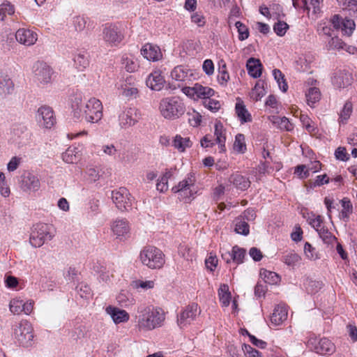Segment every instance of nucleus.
<instances>
[{
    "label": "nucleus",
    "mask_w": 357,
    "mask_h": 357,
    "mask_svg": "<svg viewBox=\"0 0 357 357\" xmlns=\"http://www.w3.org/2000/svg\"><path fill=\"white\" fill-rule=\"evenodd\" d=\"M165 320V313L159 307L140 306L135 316L136 326L140 331H150L161 327Z\"/></svg>",
    "instance_id": "obj_1"
},
{
    "label": "nucleus",
    "mask_w": 357,
    "mask_h": 357,
    "mask_svg": "<svg viewBox=\"0 0 357 357\" xmlns=\"http://www.w3.org/2000/svg\"><path fill=\"white\" fill-rule=\"evenodd\" d=\"M72 108L75 118L82 117L88 122L96 123L102 117V102L95 98H90L85 104H82L81 98H75Z\"/></svg>",
    "instance_id": "obj_2"
},
{
    "label": "nucleus",
    "mask_w": 357,
    "mask_h": 357,
    "mask_svg": "<svg viewBox=\"0 0 357 357\" xmlns=\"http://www.w3.org/2000/svg\"><path fill=\"white\" fill-rule=\"evenodd\" d=\"M159 110L165 119L174 120L178 119L185 113V107L179 98L169 97L160 100Z\"/></svg>",
    "instance_id": "obj_3"
},
{
    "label": "nucleus",
    "mask_w": 357,
    "mask_h": 357,
    "mask_svg": "<svg viewBox=\"0 0 357 357\" xmlns=\"http://www.w3.org/2000/svg\"><path fill=\"white\" fill-rule=\"evenodd\" d=\"M142 264L149 268H160L165 264V255L158 248L147 245L143 248L139 253Z\"/></svg>",
    "instance_id": "obj_4"
},
{
    "label": "nucleus",
    "mask_w": 357,
    "mask_h": 357,
    "mask_svg": "<svg viewBox=\"0 0 357 357\" xmlns=\"http://www.w3.org/2000/svg\"><path fill=\"white\" fill-rule=\"evenodd\" d=\"M54 236V229L52 226L45 223H38L33 226L29 241L35 248L42 246L45 241H51Z\"/></svg>",
    "instance_id": "obj_5"
},
{
    "label": "nucleus",
    "mask_w": 357,
    "mask_h": 357,
    "mask_svg": "<svg viewBox=\"0 0 357 357\" xmlns=\"http://www.w3.org/2000/svg\"><path fill=\"white\" fill-rule=\"evenodd\" d=\"M33 332L31 324L26 320H22L14 328V338L20 345L28 347L33 342Z\"/></svg>",
    "instance_id": "obj_6"
},
{
    "label": "nucleus",
    "mask_w": 357,
    "mask_h": 357,
    "mask_svg": "<svg viewBox=\"0 0 357 357\" xmlns=\"http://www.w3.org/2000/svg\"><path fill=\"white\" fill-rule=\"evenodd\" d=\"M102 38L108 46L116 47L123 41L124 34L119 25L106 23L102 26Z\"/></svg>",
    "instance_id": "obj_7"
},
{
    "label": "nucleus",
    "mask_w": 357,
    "mask_h": 357,
    "mask_svg": "<svg viewBox=\"0 0 357 357\" xmlns=\"http://www.w3.org/2000/svg\"><path fill=\"white\" fill-rule=\"evenodd\" d=\"M195 182V174L190 173L188 174L183 180L180 181L177 185L174 186L172 190L174 193H179L180 196L187 202L190 200L195 193L194 189Z\"/></svg>",
    "instance_id": "obj_8"
},
{
    "label": "nucleus",
    "mask_w": 357,
    "mask_h": 357,
    "mask_svg": "<svg viewBox=\"0 0 357 357\" xmlns=\"http://www.w3.org/2000/svg\"><path fill=\"white\" fill-rule=\"evenodd\" d=\"M30 136L31 133L24 123H15L10 130L9 141L20 147L28 143Z\"/></svg>",
    "instance_id": "obj_9"
},
{
    "label": "nucleus",
    "mask_w": 357,
    "mask_h": 357,
    "mask_svg": "<svg viewBox=\"0 0 357 357\" xmlns=\"http://www.w3.org/2000/svg\"><path fill=\"white\" fill-rule=\"evenodd\" d=\"M112 199L121 211H128L132 208L133 199L126 188H119L112 192Z\"/></svg>",
    "instance_id": "obj_10"
},
{
    "label": "nucleus",
    "mask_w": 357,
    "mask_h": 357,
    "mask_svg": "<svg viewBox=\"0 0 357 357\" xmlns=\"http://www.w3.org/2000/svg\"><path fill=\"white\" fill-rule=\"evenodd\" d=\"M33 73L35 82L45 85L52 82L54 70L45 63L36 62L33 66Z\"/></svg>",
    "instance_id": "obj_11"
},
{
    "label": "nucleus",
    "mask_w": 357,
    "mask_h": 357,
    "mask_svg": "<svg viewBox=\"0 0 357 357\" xmlns=\"http://www.w3.org/2000/svg\"><path fill=\"white\" fill-rule=\"evenodd\" d=\"M200 309L197 303L187 305L180 313L177 318V324L181 328L190 325L200 314Z\"/></svg>",
    "instance_id": "obj_12"
},
{
    "label": "nucleus",
    "mask_w": 357,
    "mask_h": 357,
    "mask_svg": "<svg viewBox=\"0 0 357 357\" xmlns=\"http://www.w3.org/2000/svg\"><path fill=\"white\" fill-rule=\"evenodd\" d=\"M182 91L187 96L193 98H201L205 100L208 98H211L215 94V91L208 86H204L198 83L193 86H185L182 88Z\"/></svg>",
    "instance_id": "obj_13"
},
{
    "label": "nucleus",
    "mask_w": 357,
    "mask_h": 357,
    "mask_svg": "<svg viewBox=\"0 0 357 357\" xmlns=\"http://www.w3.org/2000/svg\"><path fill=\"white\" fill-rule=\"evenodd\" d=\"M36 117L39 124L45 128H51L56 123L53 109L47 105L38 109Z\"/></svg>",
    "instance_id": "obj_14"
},
{
    "label": "nucleus",
    "mask_w": 357,
    "mask_h": 357,
    "mask_svg": "<svg viewBox=\"0 0 357 357\" xmlns=\"http://www.w3.org/2000/svg\"><path fill=\"white\" fill-rule=\"evenodd\" d=\"M137 109L133 107L125 108L119 115V126L121 129H127L137 122Z\"/></svg>",
    "instance_id": "obj_15"
},
{
    "label": "nucleus",
    "mask_w": 357,
    "mask_h": 357,
    "mask_svg": "<svg viewBox=\"0 0 357 357\" xmlns=\"http://www.w3.org/2000/svg\"><path fill=\"white\" fill-rule=\"evenodd\" d=\"M331 24L335 29H340L344 34L351 36L355 29L356 24L353 20L342 19L339 15H335L331 20Z\"/></svg>",
    "instance_id": "obj_16"
},
{
    "label": "nucleus",
    "mask_w": 357,
    "mask_h": 357,
    "mask_svg": "<svg viewBox=\"0 0 357 357\" xmlns=\"http://www.w3.org/2000/svg\"><path fill=\"white\" fill-rule=\"evenodd\" d=\"M111 229L116 238L123 241L129 237L130 225L126 219H116L112 222Z\"/></svg>",
    "instance_id": "obj_17"
},
{
    "label": "nucleus",
    "mask_w": 357,
    "mask_h": 357,
    "mask_svg": "<svg viewBox=\"0 0 357 357\" xmlns=\"http://www.w3.org/2000/svg\"><path fill=\"white\" fill-rule=\"evenodd\" d=\"M15 38L20 44L31 46L36 43L38 34L31 29L22 28L16 31Z\"/></svg>",
    "instance_id": "obj_18"
},
{
    "label": "nucleus",
    "mask_w": 357,
    "mask_h": 357,
    "mask_svg": "<svg viewBox=\"0 0 357 357\" xmlns=\"http://www.w3.org/2000/svg\"><path fill=\"white\" fill-rule=\"evenodd\" d=\"M119 94L127 99L136 98L139 95V91L136 85L131 82V78L119 84L117 86Z\"/></svg>",
    "instance_id": "obj_19"
},
{
    "label": "nucleus",
    "mask_w": 357,
    "mask_h": 357,
    "mask_svg": "<svg viewBox=\"0 0 357 357\" xmlns=\"http://www.w3.org/2000/svg\"><path fill=\"white\" fill-rule=\"evenodd\" d=\"M352 75L348 71L338 70L333 74L332 84L337 89H344L352 83Z\"/></svg>",
    "instance_id": "obj_20"
},
{
    "label": "nucleus",
    "mask_w": 357,
    "mask_h": 357,
    "mask_svg": "<svg viewBox=\"0 0 357 357\" xmlns=\"http://www.w3.org/2000/svg\"><path fill=\"white\" fill-rule=\"evenodd\" d=\"M90 20L84 15H75L71 20V26L78 33H87L90 27Z\"/></svg>",
    "instance_id": "obj_21"
},
{
    "label": "nucleus",
    "mask_w": 357,
    "mask_h": 357,
    "mask_svg": "<svg viewBox=\"0 0 357 357\" xmlns=\"http://www.w3.org/2000/svg\"><path fill=\"white\" fill-rule=\"evenodd\" d=\"M21 187L24 192H36L40 187V183L37 176L28 174L23 176Z\"/></svg>",
    "instance_id": "obj_22"
},
{
    "label": "nucleus",
    "mask_w": 357,
    "mask_h": 357,
    "mask_svg": "<svg viewBox=\"0 0 357 357\" xmlns=\"http://www.w3.org/2000/svg\"><path fill=\"white\" fill-rule=\"evenodd\" d=\"M246 251L245 249L235 245L232 248L231 252H227L222 254V258L227 263H229L231 260L236 264H240L243 262V259L245 256Z\"/></svg>",
    "instance_id": "obj_23"
},
{
    "label": "nucleus",
    "mask_w": 357,
    "mask_h": 357,
    "mask_svg": "<svg viewBox=\"0 0 357 357\" xmlns=\"http://www.w3.org/2000/svg\"><path fill=\"white\" fill-rule=\"evenodd\" d=\"M106 312L110 315L116 324L127 322L130 318L126 310L111 305L107 307Z\"/></svg>",
    "instance_id": "obj_24"
},
{
    "label": "nucleus",
    "mask_w": 357,
    "mask_h": 357,
    "mask_svg": "<svg viewBox=\"0 0 357 357\" xmlns=\"http://www.w3.org/2000/svg\"><path fill=\"white\" fill-rule=\"evenodd\" d=\"M146 85L154 91H160L165 84V79L159 70L153 72L146 79Z\"/></svg>",
    "instance_id": "obj_25"
},
{
    "label": "nucleus",
    "mask_w": 357,
    "mask_h": 357,
    "mask_svg": "<svg viewBox=\"0 0 357 357\" xmlns=\"http://www.w3.org/2000/svg\"><path fill=\"white\" fill-rule=\"evenodd\" d=\"M141 52L143 56L149 61H158L162 56L159 47L151 43L145 44L142 47Z\"/></svg>",
    "instance_id": "obj_26"
},
{
    "label": "nucleus",
    "mask_w": 357,
    "mask_h": 357,
    "mask_svg": "<svg viewBox=\"0 0 357 357\" xmlns=\"http://www.w3.org/2000/svg\"><path fill=\"white\" fill-rule=\"evenodd\" d=\"M172 79L178 82L190 81L192 73L186 66H178L171 72Z\"/></svg>",
    "instance_id": "obj_27"
},
{
    "label": "nucleus",
    "mask_w": 357,
    "mask_h": 357,
    "mask_svg": "<svg viewBox=\"0 0 357 357\" xmlns=\"http://www.w3.org/2000/svg\"><path fill=\"white\" fill-rule=\"evenodd\" d=\"M287 309L284 305H278L271 316V324L278 326L287 319Z\"/></svg>",
    "instance_id": "obj_28"
},
{
    "label": "nucleus",
    "mask_w": 357,
    "mask_h": 357,
    "mask_svg": "<svg viewBox=\"0 0 357 357\" xmlns=\"http://www.w3.org/2000/svg\"><path fill=\"white\" fill-rule=\"evenodd\" d=\"M316 352L322 355H331L335 351V346L328 338H321L315 346Z\"/></svg>",
    "instance_id": "obj_29"
},
{
    "label": "nucleus",
    "mask_w": 357,
    "mask_h": 357,
    "mask_svg": "<svg viewBox=\"0 0 357 357\" xmlns=\"http://www.w3.org/2000/svg\"><path fill=\"white\" fill-rule=\"evenodd\" d=\"M281 261L287 266L294 268L301 264L302 258L294 250H290L282 254Z\"/></svg>",
    "instance_id": "obj_30"
},
{
    "label": "nucleus",
    "mask_w": 357,
    "mask_h": 357,
    "mask_svg": "<svg viewBox=\"0 0 357 357\" xmlns=\"http://www.w3.org/2000/svg\"><path fill=\"white\" fill-rule=\"evenodd\" d=\"M82 158L81 151L77 147H69L62 154V159L69 164L77 163Z\"/></svg>",
    "instance_id": "obj_31"
},
{
    "label": "nucleus",
    "mask_w": 357,
    "mask_h": 357,
    "mask_svg": "<svg viewBox=\"0 0 357 357\" xmlns=\"http://www.w3.org/2000/svg\"><path fill=\"white\" fill-rule=\"evenodd\" d=\"M215 142L219 144V149L220 152L225 151V130L223 128V125L220 121H218L215 123Z\"/></svg>",
    "instance_id": "obj_32"
},
{
    "label": "nucleus",
    "mask_w": 357,
    "mask_h": 357,
    "mask_svg": "<svg viewBox=\"0 0 357 357\" xmlns=\"http://www.w3.org/2000/svg\"><path fill=\"white\" fill-rule=\"evenodd\" d=\"M246 68L251 77L257 78L261 76L262 67L259 59L250 58L247 61Z\"/></svg>",
    "instance_id": "obj_33"
},
{
    "label": "nucleus",
    "mask_w": 357,
    "mask_h": 357,
    "mask_svg": "<svg viewBox=\"0 0 357 357\" xmlns=\"http://www.w3.org/2000/svg\"><path fill=\"white\" fill-rule=\"evenodd\" d=\"M235 110L238 118L242 123L252 121L251 114L245 108L243 102L241 100H238L236 103Z\"/></svg>",
    "instance_id": "obj_34"
},
{
    "label": "nucleus",
    "mask_w": 357,
    "mask_h": 357,
    "mask_svg": "<svg viewBox=\"0 0 357 357\" xmlns=\"http://www.w3.org/2000/svg\"><path fill=\"white\" fill-rule=\"evenodd\" d=\"M75 67L82 71L89 65V59L88 54L85 52H79L75 54L73 57Z\"/></svg>",
    "instance_id": "obj_35"
},
{
    "label": "nucleus",
    "mask_w": 357,
    "mask_h": 357,
    "mask_svg": "<svg viewBox=\"0 0 357 357\" xmlns=\"http://www.w3.org/2000/svg\"><path fill=\"white\" fill-rule=\"evenodd\" d=\"M229 181L230 183H233L236 188L241 190L248 189L250 185V181L248 178L238 174L231 175Z\"/></svg>",
    "instance_id": "obj_36"
},
{
    "label": "nucleus",
    "mask_w": 357,
    "mask_h": 357,
    "mask_svg": "<svg viewBox=\"0 0 357 357\" xmlns=\"http://www.w3.org/2000/svg\"><path fill=\"white\" fill-rule=\"evenodd\" d=\"M218 296L220 302L225 307H227L230 303L231 298V293L229 289V286L226 284H221L218 289Z\"/></svg>",
    "instance_id": "obj_37"
},
{
    "label": "nucleus",
    "mask_w": 357,
    "mask_h": 357,
    "mask_svg": "<svg viewBox=\"0 0 357 357\" xmlns=\"http://www.w3.org/2000/svg\"><path fill=\"white\" fill-rule=\"evenodd\" d=\"M344 10H349V15L357 18V0H337Z\"/></svg>",
    "instance_id": "obj_38"
},
{
    "label": "nucleus",
    "mask_w": 357,
    "mask_h": 357,
    "mask_svg": "<svg viewBox=\"0 0 357 357\" xmlns=\"http://www.w3.org/2000/svg\"><path fill=\"white\" fill-rule=\"evenodd\" d=\"M310 225H311L317 231L319 229L324 227L323 225V218L319 215H316L314 213H307L306 215L304 216Z\"/></svg>",
    "instance_id": "obj_39"
},
{
    "label": "nucleus",
    "mask_w": 357,
    "mask_h": 357,
    "mask_svg": "<svg viewBox=\"0 0 357 357\" xmlns=\"http://www.w3.org/2000/svg\"><path fill=\"white\" fill-rule=\"evenodd\" d=\"M173 146L179 151L183 152L186 148L192 146V142L189 137H182L177 135L174 139Z\"/></svg>",
    "instance_id": "obj_40"
},
{
    "label": "nucleus",
    "mask_w": 357,
    "mask_h": 357,
    "mask_svg": "<svg viewBox=\"0 0 357 357\" xmlns=\"http://www.w3.org/2000/svg\"><path fill=\"white\" fill-rule=\"evenodd\" d=\"M306 98L307 104L310 107H313L314 105L319 102L321 98V93L319 89L316 87L310 88L306 93Z\"/></svg>",
    "instance_id": "obj_41"
},
{
    "label": "nucleus",
    "mask_w": 357,
    "mask_h": 357,
    "mask_svg": "<svg viewBox=\"0 0 357 357\" xmlns=\"http://www.w3.org/2000/svg\"><path fill=\"white\" fill-rule=\"evenodd\" d=\"M353 111V106L351 102H345L342 109L340 113L339 123L340 124H346Z\"/></svg>",
    "instance_id": "obj_42"
},
{
    "label": "nucleus",
    "mask_w": 357,
    "mask_h": 357,
    "mask_svg": "<svg viewBox=\"0 0 357 357\" xmlns=\"http://www.w3.org/2000/svg\"><path fill=\"white\" fill-rule=\"evenodd\" d=\"M342 209L340 215L342 219L347 220L353 213V206L349 199L344 197L340 201Z\"/></svg>",
    "instance_id": "obj_43"
},
{
    "label": "nucleus",
    "mask_w": 357,
    "mask_h": 357,
    "mask_svg": "<svg viewBox=\"0 0 357 357\" xmlns=\"http://www.w3.org/2000/svg\"><path fill=\"white\" fill-rule=\"evenodd\" d=\"M122 65L126 71L132 73L136 71L139 68V63L136 59L132 57H123Z\"/></svg>",
    "instance_id": "obj_44"
},
{
    "label": "nucleus",
    "mask_w": 357,
    "mask_h": 357,
    "mask_svg": "<svg viewBox=\"0 0 357 357\" xmlns=\"http://www.w3.org/2000/svg\"><path fill=\"white\" fill-rule=\"evenodd\" d=\"M0 90L3 94H9L14 90V84L10 78L3 77L0 79Z\"/></svg>",
    "instance_id": "obj_45"
},
{
    "label": "nucleus",
    "mask_w": 357,
    "mask_h": 357,
    "mask_svg": "<svg viewBox=\"0 0 357 357\" xmlns=\"http://www.w3.org/2000/svg\"><path fill=\"white\" fill-rule=\"evenodd\" d=\"M234 149L238 153H244L246 151V144L244 135L239 133L236 135L234 143Z\"/></svg>",
    "instance_id": "obj_46"
},
{
    "label": "nucleus",
    "mask_w": 357,
    "mask_h": 357,
    "mask_svg": "<svg viewBox=\"0 0 357 357\" xmlns=\"http://www.w3.org/2000/svg\"><path fill=\"white\" fill-rule=\"evenodd\" d=\"M235 222V231L236 233L243 235H248L249 234V225L241 217L236 218Z\"/></svg>",
    "instance_id": "obj_47"
},
{
    "label": "nucleus",
    "mask_w": 357,
    "mask_h": 357,
    "mask_svg": "<svg viewBox=\"0 0 357 357\" xmlns=\"http://www.w3.org/2000/svg\"><path fill=\"white\" fill-rule=\"evenodd\" d=\"M273 75L274 76L275 79L277 81L280 86V89L283 92H286L288 89V86L285 82L284 76L282 74V73L278 69H275L273 71Z\"/></svg>",
    "instance_id": "obj_48"
},
{
    "label": "nucleus",
    "mask_w": 357,
    "mask_h": 357,
    "mask_svg": "<svg viewBox=\"0 0 357 357\" xmlns=\"http://www.w3.org/2000/svg\"><path fill=\"white\" fill-rule=\"evenodd\" d=\"M317 232L325 243L330 244L336 240L335 236H333L324 226L319 229Z\"/></svg>",
    "instance_id": "obj_49"
},
{
    "label": "nucleus",
    "mask_w": 357,
    "mask_h": 357,
    "mask_svg": "<svg viewBox=\"0 0 357 357\" xmlns=\"http://www.w3.org/2000/svg\"><path fill=\"white\" fill-rule=\"evenodd\" d=\"M346 44L338 37H332L328 42V50H344Z\"/></svg>",
    "instance_id": "obj_50"
},
{
    "label": "nucleus",
    "mask_w": 357,
    "mask_h": 357,
    "mask_svg": "<svg viewBox=\"0 0 357 357\" xmlns=\"http://www.w3.org/2000/svg\"><path fill=\"white\" fill-rule=\"evenodd\" d=\"M15 13V8L8 1L3 2L0 5V20L3 21L6 15H13Z\"/></svg>",
    "instance_id": "obj_51"
},
{
    "label": "nucleus",
    "mask_w": 357,
    "mask_h": 357,
    "mask_svg": "<svg viewBox=\"0 0 357 357\" xmlns=\"http://www.w3.org/2000/svg\"><path fill=\"white\" fill-rule=\"evenodd\" d=\"M169 172H166L164 175H162L158 182L156 184V188L160 192H166L168 190V179L170 176Z\"/></svg>",
    "instance_id": "obj_52"
},
{
    "label": "nucleus",
    "mask_w": 357,
    "mask_h": 357,
    "mask_svg": "<svg viewBox=\"0 0 357 357\" xmlns=\"http://www.w3.org/2000/svg\"><path fill=\"white\" fill-rule=\"evenodd\" d=\"M265 95L264 83L258 82L252 91V97L255 100H260Z\"/></svg>",
    "instance_id": "obj_53"
},
{
    "label": "nucleus",
    "mask_w": 357,
    "mask_h": 357,
    "mask_svg": "<svg viewBox=\"0 0 357 357\" xmlns=\"http://www.w3.org/2000/svg\"><path fill=\"white\" fill-rule=\"evenodd\" d=\"M203 105L212 112H216L220 108V102L211 98H206L203 100Z\"/></svg>",
    "instance_id": "obj_54"
},
{
    "label": "nucleus",
    "mask_w": 357,
    "mask_h": 357,
    "mask_svg": "<svg viewBox=\"0 0 357 357\" xmlns=\"http://www.w3.org/2000/svg\"><path fill=\"white\" fill-rule=\"evenodd\" d=\"M9 308L14 314H20L23 311L22 300L18 298L12 299L9 304Z\"/></svg>",
    "instance_id": "obj_55"
},
{
    "label": "nucleus",
    "mask_w": 357,
    "mask_h": 357,
    "mask_svg": "<svg viewBox=\"0 0 357 357\" xmlns=\"http://www.w3.org/2000/svg\"><path fill=\"white\" fill-rule=\"evenodd\" d=\"M235 26L237 29L240 40L243 41L249 37V30L245 24L238 21L236 22Z\"/></svg>",
    "instance_id": "obj_56"
},
{
    "label": "nucleus",
    "mask_w": 357,
    "mask_h": 357,
    "mask_svg": "<svg viewBox=\"0 0 357 357\" xmlns=\"http://www.w3.org/2000/svg\"><path fill=\"white\" fill-rule=\"evenodd\" d=\"M229 79V75L227 70L226 65L223 64L219 68V74L218 75V81L220 85L225 86Z\"/></svg>",
    "instance_id": "obj_57"
},
{
    "label": "nucleus",
    "mask_w": 357,
    "mask_h": 357,
    "mask_svg": "<svg viewBox=\"0 0 357 357\" xmlns=\"http://www.w3.org/2000/svg\"><path fill=\"white\" fill-rule=\"evenodd\" d=\"M261 275H264V279L265 282L273 284L277 283L279 281V276L275 272L264 271L263 273H261Z\"/></svg>",
    "instance_id": "obj_58"
},
{
    "label": "nucleus",
    "mask_w": 357,
    "mask_h": 357,
    "mask_svg": "<svg viewBox=\"0 0 357 357\" xmlns=\"http://www.w3.org/2000/svg\"><path fill=\"white\" fill-rule=\"evenodd\" d=\"M132 285L136 289L142 288L144 290H147V289H153L155 286V282L153 280L143 281V280H139L134 281L132 283Z\"/></svg>",
    "instance_id": "obj_59"
},
{
    "label": "nucleus",
    "mask_w": 357,
    "mask_h": 357,
    "mask_svg": "<svg viewBox=\"0 0 357 357\" xmlns=\"http://www.w3.org/2000/svg\"><path fill=\"white\" fill-rule=\"evenodd\" d=\"M304 252L306 257L310 260H316L319 258L318 254L315 252V248L309 243H305Z\"/></svg>",
    "instance_id": "obj_60"
},
{
    "label": "nucleus",
    "mask_w": 357,
    "mask_h": 357,
    "mask_svg": "<svg viewBox=\"0 0 357 357\" xmlns=\"http://www.w3.org/2000/svg\"><path fill=\"white\" fill-rule=\"evenodd\" d=\"M329 182V178H328L326 174L319 175L317 176L314 181H310L309 185L310 188H315L317 186H321L325 183H328Z\"/></svg>",
    "instance_id": "obj_61"
},
{
    "label": "nucleus",
    "mask_w": 357,
    "mask_h": 357,
    "mask_svg": "<svg viewBox=\"0 0 357 357\" xmlns=\"http://www.w3.org/2000/svg\"><path fill=\"white\" fill-rule=\"evenodd\" d=\"M288 29L289 25L282 21H278L273 26L274 31L280 36H284Z\"/></svg>",
    "instance_id": "obj_62"
},
{
    "label": "nucleus",
    "mask_w": 357,
    "mask_h": 357,
    "mask_svg": "<svg viewBox=\"0 0 357 357\" xmlns=\"http://www.w3.org/2000/svg\"><path fill=\"white\" fill-rule=\"evenodd\" d=\"M331 21L328 23L321 22L319 24L317 31L319 34H323L327 36H332V29L331 27Z\"/></svg>",
    "instance_id": "obj_63"
},
{
    "label": "nucleus",
    "mask_w": 357,
    "mask_h": 357,
    "mask_svg": "<svg viewBox=\"0 0 357 357\" xmlns=\"http://www.w3.org/2000/svg\"><path fill=\"white\" fill-rule=\"evenodd\" d=\"M191 21L200 27L204 26L206 24V19L204 16L203 14L198 12L194 13L191 15Z\"/></svg>",
    "instance_id": "obj_64"
}]
</instances>
